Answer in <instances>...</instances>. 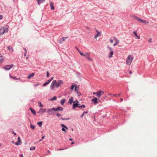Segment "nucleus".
<instances>
[{
    "instance_id": "55",
    "label": "nucleus",
    "mask_w": 157,
    "mask_h": 157,
    "mask_svg": "<svg viewBox=\"0 0 157 157\" xmlns=\"http://www.w3.org/2000/svg\"><path fill=\"white\" fill-rule=\"evenodd\" d=\"M84 114V113H83L82 114L81 116V117H83Z\"/></svg>"
},
{
    "instance_id": "31",
    "label": "nucleus",
    "mask_w": 157,
    "mask_h": 157,
    "mask_svg": "<svg viewBox=\"0 0 157 157\" xmlns=\"http://www.w3.org/2000/svg\"><path fill=\"white\" fill-rule=\"evenodd\" d=\"M3 61V58L1 54H0V63H2Z\"/></svg>"
},
{
    "instance_id": "25",
    "label": "nucleus",
    "mask_w": 157,
    "mask_h": 157,
    "mask_svg": "<svg viewBox=\"0 0 157 157\" xmlns=\"http://www.w3.org/2000/svg\"><path fill=\"white\" fill-rule=\"evenodd\" d=\"M116 42L113 44V46H115L119 43V41L117 39H115Z\"/></svg>"
},
{
    "instance_id": "47",
    "label": "nucleus",
    "mask_w": 157,
    "mask_h": 157,
    "mask_svg": "<svg viewBox=\"0 0 157 157\" xmlns=\"http://www.w3.org/2000/svg\"><path fill=\"white\" fill-rule=\"evenodd\" d=\"M20 157H23V155L22 154H21L20 155Z\"/></svg>"
},
{
    "instance_id": "6",
    "label": "nucleus",
    "mask_w": 157,
    "mask_h": 157,
    "mask_svg": "<svg viewBox=\"0 0 157 157\" xmlns=\"http://www.w3.org/2000/svg\"><path fill=\"white\" fill-rule=\"evenodd\" d=\"M13 67V64H11L9 65H6L5 66L4 68L6 70H10Z\"/></svg>"
},
{
    "instance_id": "11",
    "label": "nucleus",
    "mask_w": 157,
    "mask_h": 157,
    "mask_svg": "<svg viewBox=\"0 0 157 157\" xmlns=\"http://www.w3.org/2000/svg\"><path fill=\"white\" fill-rule=\"evenodd\" d=\"M54 111H61L63 110V108L61 107H58L57 108H54Z\"/></svg>"
},
{
    "instance_id": "28",
    "label": "nucleus",
    "mask_w": 157,
    "mask_h": 157,
    "mask_svg": "<svg viewBox=\"0 0 157 157\" xmlns=\"http://www.w3.org/2000/svg\"><path fill=\"white\" fill-rule=\"evenodd\" d=\"M65 101V99H62L60 101V104L61 105H63L64 104Z\"/></svg>"
},
{
    "instance_id": "14",
    "label": "nucleus",
    "mask_w": 157,
    "mask_h": 157,
    "mask_svg": "<svg viewBox=\"0 0 157 157\" xmlns=\"http://www.w3.org/2000/svg\"><path fill=\"white\" fill-rule=\"evenodd\" d=\"M5 33L6 32L3 27H2L0 30V35H2Z\"/></svg>"
},
{
    "instance_id": "20",
    "label": "nucleus",
    "mask_w": 157,
    "mask_h": 157,
    "mask_svg": "<svg viewBox=\"0 0 157 157\" xmlns=\"http://www.w3.org/2000/svg\"><path fill=\"white\" fill-rule=\"evenodd\" d=\"M73 100L74 99L73 97H71L69 99L68 103H70V104H71L72 102H73Z\"/></svg>"
},
{
    "instance_id": "38",
    "label": "nucleus",
    "mask_w": 157,
    "mask_h": 157,
    "mask_svg": "<svg viewBox=\"0 0 157 157\" xmlns=\"http://www.w3.org/2000/svg\"><path fill=\"white\" fill-rule=\"evenodd\" d=\"M85 105H82L81 106H79V105H78V107L79 108H82V107H83V108H84L85 107Z\"/></svg>"
},
{
    "instance_id": "10",
    "label": "nucleus",
    "mask_w": 157,
    "mask_h": 157,
    "mask_svg": "<svg viewBox=\"0 0 157 157\" xmlns=\"http://www.w3.org/2000/svg\"><path fill=\"white\" fill-rule=\"evenodd\" d=\"M67 38V37H63L62 38H61L60 39H59V42L60 43L62 44V43Z\"/></svg>"
},
{
    "instance_id": "40",
    "label": "nucleus",
    "mask_w": 157,
    "mask_h": 157,
    "mask_svg": "<svg viewBox=\"0 0 157 157\" xmlns=\"http://www.w3.org/2000/svg\"><path fill=\"white\" fill-rule=\"evenodd\" d=\"M35 148V147H31L30 148V150H32L33 149L34 150Z\"/></svg>"
},
{
    "instance_id": "49",
    "label": "nucleus",
    "mask_w": 157,
    "mask_h": 157,
    "mask_svg": "<svg viewBox=\"0 0 157 157\" xmlns=\"http://www.w3.org/2000/svg\"><path fill=\"white\" fill-rule=\"evenodd\" d=\"M57 116L58 117H59L60 116H61V115L60 114H57Z\"/></svg>"
},
{
    "instance_id": "59",
    "label": "nucleus",
    "mask_w": 157,
    "mask_h": 157,
    "mask_svg": "<svg viewBox=\"0 0 157 157\" xmlns=\"http://www.w3.org/2000/svg\"><path fill=\"white\" fill-rule=\"evenodd\" d=\"M13 133L14 134V135H16V133H15L14 132H13Z\"/></svg>"
},
{
    "instance_id": "18",
    "label": "nucleus",
    "mask_w": 157,
    "mask_h": 157,
    "mask_svg": "<svg viewBox=\"0 0 157 157\" xmlns=\"http://www.w3.org/2000/svg\"><path fill=\"white\" fill-rule=\"evenodd\" d=\"M4 29L5 30V31L6 33H7L8 31V29L9 27L8 25H6L4 27H3Z\"/></svg>"
},
{
    "instance_id": "17",
    "label": "nucleus",
    "mask_w": 157,
    "mask_h": 157,
    "mask_svg": "<svg viewBox=\"0 0 157 157\" xmlns=\"http://www.w3.org/2000/svg\"><path fill=\"white\" fill-rule=\"evenodd\" d=\"M45 112L44 110V109L40 108V109L38 113L40 114H42Z\"/></svg>"
},
{
    "instance_id": "42",
    "label": "nucleus",
    "mask_w": 157,
    "mask_h": 157,
    "mask_svg": "<svg viewBox=\"0 0 157 157\" xmlns=\"http://www.w3.org/2000/svg\"><path fill=\"white\" fill-rule=\"evenodd\" d=\"M49 73L48 71L47 72V77H48L49 76Z\"/></svg>"
},
{
    "instance_id": "2",
    "label": "nucleus",
    "mask_w": 157,
    "mask_h": 157,
    "mask_svg": "<svg viewBox=\"0 0 157 157\" xmlns=\"http://www.w3.org/2000/svg\"><path fill=\"white\" fill-rule=\"evenodd\" d=\"M132 17L135 20L141 23H143L144 24H148L149 23L148 21H147L141 19L139 17L134 15L132 16Z\"/></svg>"
},
{
    "instance_id": "5",
    "label": "nucleus",
    "mask_w": 157,
    "mask_h": 157,
    "mask_svg": "<svg viewBox=\"0 0 157 157\" xmlns=\"http://www.w3.org/2000/svg\"><path fill=\"white\" fill-rule=\"evenodd\" d=\"M133 59V56L132 55H129L126 58V64L128 65H130L132 63Z\"/></svg>"
},
{
    "instance_id": "8",
    "label": "nucleus",
    "mask_w": 157,
    "mask_h": 157,
    "mask_svg": "<svg viewBox=\"0 0 157 157\" xmlns=\"http://www.w3.org/2000/svg\"><path fill=\"white\" fill-rule=\"evenodd\" d=\"M134 36H135V38L136 39H140V36L137 35L136 31H134L133 32Z\"/></svg>"
},
{
    "instance_id": "9",
    "label": "nucleus",
    "mask_w": 157,
    "mask_h": 157,
    "mask_svg": "<svg viewBox=\"0 0 157 157\" xmlns=\"http://www.w3.org/2000/svg\"><path fill=\"white\" fill-rule=\"evenodd\" d=\"M17 140V142L15 144L16 145H19L21 144L22 143L21 138H20V137H18Z\"/></svg>"
},
{
    "instance_id": "64",
    "label": "nucleus",
    "mask_w": 157,
    "mask_h": 157,
    "mask_svg": "<svg viewBox=\"0 0 157 157\" xmlns=\"http://www.w3.org/2000/svg\"><path fill=\"white\" fill-rule=\"evenodd\" d=\"M118 96H120V95H121V94H118Z\"/></svg>"
},
{
    "instance_id": "32",
    "label": "nucleus",
    "mask_w": 157,
    "mask_h": 157,
    "mask_svg": "<svg viewBox=\"0 0 157 157\" xmlns=\"http://www.w3.org/2000/svg\"><path fill=\"white\" fill-rule=\"evenodd\" d=\"M10 77L11 78H13L14 79H19V80H20V78H17L16 77H13V76H12L10 74Z\"/></svg>"
},
{
    "instance_id": "16",
    "label": "nucleus",
    "mask_w": 157,
    "mask_h": 157,
    "mask_svg": "<svg viewBox=\"0 0 157 157\" xmlns=\"http://www.w3.org/2000/svg\"><path fill=\"white\" fill-rule=\"evenodd\" d=\"M54 108L51 109H48V112L50 115H51L52 113V111H54Z\"/></svg>"
},
{
    "instance_id": "26",
    "label": "nucleus",
    "mask_w": 157,
    "mask_h": 157,
    "mask_svg": "<svg viewBox=\"0 0 157 157\" xmlns=\"http://www.w3.org/2000/svg\"><path fill=\"white\" fill-rule=\"evenodd\" d=\"M79 105V104L78 103H76L75 104H74L73 105V108L74 109L75 107H78V105Z\"/></svg>"
},
{
    "instance_id": "13",
    "label": "nucleus",
    "mask_w": 157,
    "mask_h": 157,
    "mask_svg": "<svg viewBox=\"0 0 157 157\" xmlns=\"http://www.w3.org/2000/svg\"><path fill=\"white\" fill-rule=\"evenodd\" d=\"M92 101L94 102L95 105H96L98 103V102L97 101V98H94L92 100Z\"/></svg>"
},
{
    "instance_id": "37",
    "label": "nucleus",
    "mask_w": 157,
    "mask_h": 157,
    "mask_svg": "<svg viewBox=\"0 0 157 157\" xmlns=\"http://www.w3.org/2000/svg\"><path fill=\"white\" fill-rule=\"evenodd\" d=\"M42 121H40V122H38L37 123V124H38L40 126V127H41V125H42Z\"/></svg>"
},
{
    "instance_id": "12",
    "label": "nucleus",
    "mask_w": 157,
    "mask_h": 157,
    "mask_svg": "<svg viewBox=\"0 0 157 157\" xmlns=\"http://www.w3.org/2000/svg\"><path fill=\"white\" fill-rule=\"evenodd\" d=\"M90 55V54L89 53V52L86 53V55L85 57L87 59L89 60L90 61H92L93 59H92L90 58L89 57Z\"/></svg>"
},
{
    "instance_id": "34",
    "label": "nucleus",
    "mask_w": 157,
    "mask_h": 157,
    "mask_svg": "<svg viewBox=\"0 0 157 157\" xmlns=\"http://www.w3.org/2000/svg\"><path fill=\"white\" fill-rule=\"evenodd\" d=\"M61 126L62 127H63L64 128L67 129H68V128L66 126H65L64 124H61Z\"/></svg>"
},
{
    "instance_id": "39",
    "label": "nucleus",
    "mask_w": 157,
    "mask_h": 157,
    "mask_svg": "<svg viewBox=\"0 0 157 157\" xmlns=\"http://www.w3.org/2000/svg\"><path fill=\"white\" fill-rule=\"evenodd\" d=\"M108 48L109 49V50L110 51V52L111 51H113L112 48L108 47Z\"/></svg>"
},
{
    "instance_id": "29",
    "label": "nucleus",
    "mask_w": 157,
    "mask_h": 157,
    "mask_svg": "<svg viewBox=\"0 0 157 157\" xmlns=\"http://www.w3.org/2000/svg\"><path fill=\"white\" fill-rule=\"evenodd\" d=\"M79 52L80 53V55L81 56H84V57H85L86 55V53L85 54H84L82 52L80 51H79Z\"/></svg>"
},
{
    "instance_id": "19",
    "label": "nucleus",
    "mask_w": 157,
    "mask_h": 157,
    "mask_svg": "<svg viewBox=\"0 0 157 157\" xmlns=\"http://www.w3.org/2000/svg\"><path fill=\"white\" fill-rule=\"evenodd\" d=\"M51 81V80H48L47 81L43 84V86H44L49 84Z\"/></svg>"
},
{
    "instance_id": "44",
    "label": "nucleus",
    "mask_w": 157,
    "mask_h": 157,
    "mask_svg": "<svg viewBox=\"0 0 157 157\" xmlns=\"http://www.w3.org/2000/svg\"><path fill=\"white\" fill-rule=\"evenodd\" d=\"M62 130L64 132H66V130H65V129H64V128H63V127H62Z\"/></svg>"
},
{
    "instance_id": "53",
    "label": "nucleus",
    "mask_w": 157,
    "mask_h": 157,
    "mask_svg": "<svg viewBox=\"0 0 157 157\" xmlns=\"http://www.w3.org/2000/svg\"><path fill=\"white\" fill-rule=\"evenodd\" d=\"M97 92H93V94H96L97 95Z\"/></svg>"
},
{
    "instance_id": "62",
    "label": "nucleus",
    "mask_w": 157,
    "mask_h": 157,
    "mask_svg": "<svg viewBox=\"0 0 157 157\" xmlns=\"http://www.w3.org/2000/svg\"><path fill=\"white\" fill-rule=\"evenodd\" d=\"M87 113V112H84L83 113H84V114L85 113Z\"/></svg>"
},
{
    "instance_id": "54",
    "label": "nucleus",
    "mask_w": 157,
    "mask_h": 157,
    "mask_svg": "<svg viewBox=\"0 0 157 157\" xmlns=\"http://www.w3.org/2000/svg\"><path fill=\"white\" fill-rule=\"evenodd\" d=\"M24 49V50H25V53H26L27 51H26V48H25Z\"/></svg>"
},
{
    "instance_id": "27",
    "label": "nucleus",
    "mask_w": 157,
    "mask_h": 157,
    "mask_svg": "<svg viewBox=\"0 0 157 157\" xmlns=\"http://www.w3.org/2000/svg\"><path fill=\"white\" fill-rule=\"evenodd\" d=\"M36 1L37 2L38 4L39 5L44 2L45 0H36Z\"/></svg>"
},
{
    "instance_id": "33",
    "label": "nucleus",
    "mask_w": 157,
    "mask_h": 157,
    "mask_svg": "<svg viewBox=\"0 0 157 157\" xmlns=\"http://www.w3.org/2000/svg\"><path fill=\"white\" fill-rule=\"evenodd\" d=\"M57 98L56 96L54 97L53 98H52L50 100L51 101H56V100Z\"/></svg>"
},
{
    "instance_id": "43",
    "label": "nucleus",
    "mask_w": 157,
    "mask_h": 157,
    "mask_svg": "<svg viewBox=\"0 0 157 157\" xmlns=\"http://www.w3.org/2000/svg\"><path fill=\"white\" fill-rule=\"evenodd\" d=\"M86 29L87 30H89V31H90V27H88V26H86Z\"/></svg>"
},
{
    "instance_id": "4",
    "label": "nucleus",
    "mask_w": 157,
    "mask_h": 157,
    "mask_svg": "<svg viewBox=\"0 0 157 157\" xmlns=\"http://www.w3.org/2000/svg\"><path fill=\"white\" fill-rule=\"evenodd\" d=\"M132 17L135 20L141 23H143L144 24H148L149 23L148 21H147L141 19L139 17L134 15L132 16Z\"/></svg>"
},
{
    "instance_id": "63",
    "label": "nucleus",
    "mask_w": 157,
    "mask_h": 157,
    "mask_svg": "<svg viewBox=\"0 0 157 157\" xmlns=\"http://www.w3.org/2000/svg\"><path fill=\"white\" fill-rule=\"evenodd\" d=\"M76 88H77V86H75V91H76Z\"/></svg>"
},
{
    "instance_id": "23",
    "label": "nucleus",
    "mask_w": 157,
    "mask_h": 157,
    "mask_svg": "<svg viewBox=\"0 0 157 157\" xmlns=\"http://www.w3.org/2000/svg\"><path fill=\"white\" fill-rule=\"evenodd\" d=\"M34 73H32L31 74L29 75L28 76V79H30L33 78L34 76Z\"/></svg>"
},
{
    "instance_id": "21",
    "label": "nucleus",
    "mask_w": 157,
    "mask_h": 157,
    "mask_svg": "<svg viewBox=\"0 0 157 157\" xmlns=\"http://www.w3.org/2000/svg\"><path fill=\"white\" fill-rule=\"evenodd\" d=\"M29 110L31 111L32 113L34 115H36V112L35 111L34 109H33L32 108L30 107L29 108Z\"/></svg>"
},
{
    "instance_id": "7",
    "label": "nucleus",
    "mask_w": 157,
    "mask_h": 157,
    "mask_svg": "<svg viewBox=\"0 0 157 157\" xmlns=\"http://www.w3.org/2000/svg\"><path fill=\"white\" fill-rule=\"evenodd\" d=\"M104 93V92L102 90H100L99 91L97 92V96L98 97H100Z\"/></svg>"
},
{
    "instance_id": "57",
    "label": "nucleus",
    "mask_w": 157,
    "mask_h": 157,
    "mask_svg": "<svg viewBox=\"0 0 157 157\" xmlns=\"http://www.w3.org/2000/svg\"><path fill=\"white\" fill-rule=\"evenodd\" d=\"M129 73H130V74H132V71H129Z\"/></svg>"
},
{
    "instance_id": "15",
    "label": "nucleus",
    "mask_w": 157,
    "mask_h": 157,
    "mask_svg": "<svg viewBox=\"0 0 157 157\" xmlns=\"http://www.w3.org/2000/svg\"><path fill=\"white\" fill-rule=\"evenodd\" d=\"M96 32H97V33L94 36V37L95 38H96L100 36H101V33L99 32L98 30H96Z\"/></svg>"
},
{
    "instance_id": "56",
    "label": "nucleus",
    "mask_w": 157,
    "mask_h": 157,
    "mask_svg": "<svg viewBox=\"0 0 157 157\" xmlns=\"http://www.w3.org/2000/svg\"><path fill=\"white\" fill-rule=\"evenodd\" d=\"M44 137H45V136H42V139H44Z\"/></svg>"
},
{
    "instance_id": "22",
    "label": "nucleus",
    "mask_w": 157,
    "mask_h": 157,
    "mask_svg": "<svg viewBox=\"0 0 157 157\" xmlns=\"http://www.w3.org/2000/svg\"><path fill=\"white\" fill-rule=\"evenodd\" d=\"M113 51H111V52L109 53V54L108 55V57L109 58H112L113 57Z\"/></svg>"
},
{
    "instance_id": "52",
    "label": "nucleus",
    "mask_w": 157,
    "mask_h": 157,
    "mask_svg": "<svg viewBox=\"0 0 157 157\" xmlns=\"http://www.w3.org/2000/svg\"><path fill=\"white\" fill-rule=\"evenodd\" d=\"M63 120H68L69 119V118H67V119H64V118H63L62 119Z\"/></svg>"
},
{
    "instance_id": "35",
    "label": "nucleus",
    "mask_w": 157,
    "mask_h": 157,
    "mask_svg": "<svg viewBox=\"0 0 157 157\" xmlns=\"http://www.w3.org/2000/svg\"><path fill=\"white\" fill-rule=\"evenodd\" d=\"M38 103L40 107H43V105L40 101H38Z\"/></svg>"
},
{
    "instance_id": "24",
    "label": "nucleus",
    "mask_w": 157,
    "mask_h": 157,
    "mask_svg": "<svg viewBox=\"0 0 157 157\" xmlns=\"http://www.w3.org/2000/svg\"><path fill=\"white\" fill-rule=\"evenodd\" d=\"M9 51L10 52H13V50L12 48L10 46L7 47Z\"/></svg>"
},
{
    "instance_id": "50",
    "label": "nucleus",
    "mask_w": 157,
    "mask_h": 157,
    "mask_svg": "<svg viewBox=\"0 0 157 157\" xmlns=\"http://www.w3.org/2000/svg\"><path fill=\"white\" fill-rule=\"evenodd\" d=\"M151 39H150V40H148V42H149L151 43Z\"/></svg>"
},
{
    "instance_id": "51",
    "label": "nucleus",
    "mask_w": 157,
    "mask_h": 157,
    "mask_svg": "<svg viewBox=\"0 0 157 157\" xmlns=\"http://www.w3.org/2000/svg\"><path fill=\"white\" fill-rule=\"evenodd\" d=\"M75 102H77V103H78V101L77 100V101H74V102H73V103H75Z\"/></svg>"
},
{
    "instance_id": "45",
    "label": "nucleus",
    "mask_w": 157,
    "mask_h": 157,
    "mask_svg": "<svg viewBox=\"0 0 157 157\" xmlns=\"http://www.w3.org/2000/svg\"><path fill=\"white\" fill-rule=\"evenodd\" d=\"M110 42L111 43H112L113 42V40H112V39H110Z\"/></svg>"
},
{
    "instance_id": "58",
    "label": "nucleus",
    "mask_w": 157,
    "mask_h": 157,
    "mask_svg": "<svg viewBox=\"0 0 157 157\" xmlns=\"http://www.w3.org/2000/svg\"><path fill=\"white\" fill-rule=\"evenodd\" d=\"M120 100L121 101H123V99L122 98H120Z\"/></svg>"
},
{
    "instance_id": "48",
    "label": "nucleus",
    "mask_w": 157,
    "mask_h": 157,
    "mask_svg": "<svg viewBox=\"0 0 157 157\" xmlns=\"http://www.w3.org/2000/svg\"><path fill=\"white\" fill-rule=\"evenodd\" d=\"M2 18V16L1 15H0V20Z\"/></svg>"
},
{
    "instance_id": "1",
    "label": "nucleus",
    "mask_w": 157,
    "mask_h": 157,
    "mask_svg": "<svg viewBox=\"0 0 157 157\" xmlns=\"http://www.w3.org/2000/svg\"><path fill=\"white\" fill-rule=\"evenodd\" d=\"M63 83V82L61 80L58 81L57 82L56 80H53L51 84L50 87L52 90H53L55 86H56V87H58Z\"/></svg>"
},
{
    "instance_id": "46",
    "label": "nucleus",
    "mask_w": 157,
    "mask_h": 157,
    "mask_svg": "<svg viewBox=\"0 0 157 157\" xmlns=\"http://www.w3.org/2000/svg\"><path fill=\"white\" fill-rule=\"evenodd\" d=\"M39 85V84H35L34 85V86H38V85Z\"/></svg>"
},
{
    "instance_id": "41",
    "label": "nucleus",
    "mask_w": 157,
    "mask_h": 157,
    "mask_svg": "<svg viewBox=\"0 0 157 157\" xmlns=\"http://www.w3.org/2000/svg\"><path fill=\"white\" fill-rule=\"evenodd\" d=\"M75 86L74 85H72L71 87V90H73L74 89V88Z\"/></svg>"
},
{
    "instance_id": "36",
    "label": "nucleus",
    "mask_w": 157,
    "mask_h": 157,
    "mask_svg": "<svg viewBox=\"0 0 157 157\" xmlns=\"http://www.w3.org/2000/svg\"><path fill=\"white\" fill-rule=\"evenodd\" d=\"M30 128L33 130H34L35 129V126L31 124L30 125Z\"/></svg>"
},
{
    "instance_id": "61",
    "label": "nucleus",
    "mask_w": 157,
    "mask_h": 157,
    "mask_svg": "<svg viewBox=\"0 0 157 157\" xmlns=\"http://www.w3.org/2000/svg\"><path fill=\"white\" fill-rule=\"evenodd\" d=\"M69 140H70V141H72V140H72V139L70 138V139H69Z\"/></svg>"
},
{
    "instance_id": "30",
    "label": "nucleus",
    "mask_w": 157,
    "mask_h": 157,
    "mask_svg": "<svg viewBox=\"0 0 157 157\" xmlns=\"http://www.w3.org/2000/svg\"><path fill=\"white\" fill-rule=\"evenodd\" d=\"M50 5L51 10H54V7L53 4L52 2H51Z\"/></svg>"
},
{
    "instance_id": "3",
    "label": "nucleus",
    "mask_w": 157,
    "mask_h": 157,
    "mask_svg": "<svg viewBox=\"0 0 157 157\" xmlns=\"http://www.w3.org/2000/svg\"><path fill=\"white\" fill-rule=\"evenodd\" d=\"M132 17L135 20L141 23H143L144 24H148L149 23L148 21H147L141 19L139 17L134 15L132 16Z\"/></svg>"
},
{
    "instance_id": "60",
    "label": "nucleus",
    "mask_w": 157,
    "mask_h": 157,
    "mask_svg": "<svg viewBox=\"0 0 157 157\" xmlns=\"http://www.w3.org/2000/svg\"><path fill=\"white\" fill-rule=\"evenodd\" d=\"M76 49H77V50H78V52H79V51H80L79 50L78 48H76Z\"/></svg>"
}]
</instances>
